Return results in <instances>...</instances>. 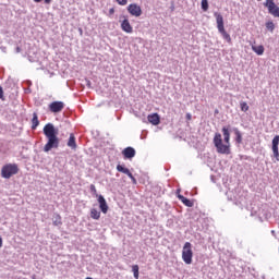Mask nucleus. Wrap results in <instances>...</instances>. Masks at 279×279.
<instances>
[{
	"instance_id": "1",
	"label": "nucleus",
	"mask_w": 279,
	"mask_h": 279,
	"mask_svg": "<svg viewBox=\"0 0 279 279\" xmlns=\"http://www.w3.org/2000/svg\"><path fill=\"white\" fill-rule=\"evenodd\" d=\"M222 135H223V138L221 137V133H215L214 145L218 154H225L226 156H229V154H231V150H230L231 145H230V131L228 130V128L226 126L222 128Z\"/></svg>"
},
{
	"instance_id": "2",
	"label": "nucleus",
	"mask_w": 279,
	"mask_h": 279,
	"mask_svg": "<svg viewBox=\"0 0 279 279\" xmlns=\"http://www.w3.org/2000/svg\"><path fill=\"white\" fill-rule=\"evenodd\" d=\"M44 134L48 142L44 146V151L49 153L51 149H58L60 147V138H58V130L52 123H48L44 126Z\"/></svg>"
},
{
	"instance_id": "3",
	"label": "nucleus",
	"mask_w": 279,
	"mask_h": 279,
	"mask_svg": "<svg viewBox=\"0 0 279 279\" xmlns=\"http://www.w3.org/2000/svg\"><path fill=\"white\" fill-rule=\"evenodd\" d=\"M214 16L216 19L217 29L219 34H221L222 38L227 40V43H229L230 45L232 43V37H230V34L226 32V26L223 25V15H221V13L219 12H215Z\"/></svg>"
},
{
	"instance_id": "4",
	"label": "nucleus",
	"mask_w": 279,
	"mask_h": 279,
	"mask_svg": "<svg viewBox=\"0 0 279 279\" xmlns=\"http://www.w3.org/2000/svg\"><path fill=\"white\" fill-rule=\"evenodd\" d=\"M19 165L17 163H5L1 169V177L4 178V180H10L12 175H16L19 173Z\"/></svg>"
},
{
	"instance_id": "5",
	"label": "nucleus",
	"mask_w": 279,
	"mask_h": 279,
	"mask_svg": "<svg viewBox=\"0 0 279 279\" xmlns=\"http://www.w3.org/2000/svg\"><path fill=\"white\" fill-rule=\"evenodd\" d=\"M182 260L185 265L193 263V245L191 242H185L182 251Z\"/></svg>"
},
{
	"instance_id": "6",
	"label": "nucleus",
	"mask_w": 279,
	"mask_h": 279,
	"mask_svg": "<svg viewBox=\"0 0 279 279\" xmlns=\"http://www.w3.org/2000/svg\"><path fill=\"white\" fill-rule=\"evenodd\" d=\"M264 5L265 8H267L271 16H275V19H279V7L274 0H266Z\"/></svg>"
},
{
	"instance_id": "7",
	"label": "nucleus",
	"mask_w": 279,
	"mask_h": 279,
	"mask_svg": "<svg viewBox=\"0 0 279 279\" xmlns=\"http://www.w3.org/2000/svg\"><path fill=\"white\" fill-rule=\"evenodd\" d=\"M128 12L129 14H131V16H135L136 19H138V16L143 14V9H141V5L136 3H131L128 7Z\"/></svg>"
},
{
	"instance_id": "8",
	"label": "nucleus",
	"mask_w": 279,
	"mask_h": 279,
	"mask_svg": "<svg viewBox=\"0 0 279 279\" xmlns=\"http://www.w3.org/2000/svg\"><path fill=\"white\" fill-rule=\"evenodd\" d=\"M49 110L53 113V114H58L59 112H62V110H64V102L62 101H52L49 106H48Z\"/></svg>"
},
{
	"instance_id": "9",
	"label": "nucleus",
	"mask_w": 279,
	"mask_h": 279,
	"mask_svg": "<svg viewBox=\"0 0 279 279\" xmlns=\"http://www.w3.org/2000/svg\"><path fill=\"white\" fill-rule=\"evenodd\" d=\"M117 171H119L120 173H124L125 175H128V178H130V180H132V183L133 184H136V178H134V174H132V172L130 171V169L121 166V165H118L117 166Z\"/></svg>"
},
{
	"instance_id": "10",
	"label": "nucleus",
	"mask_w": 279,
	"mask_h": 279,
	"mask_svg": "<svg viewBox=\"0 0 279 279\" xmlns=\"http://www.w3.org/2000/svg\"><path fill=\"white\" fill-rule=\"evenodd\" d=\"M121 29L122 32H125V34H132V32H134V27H132V24H130V20H128V17L121 22Z\"/></svg>"
},
{
	"instance_id": "11",
	"label": "nucleus",
	"mask_w": 279,
	"mask_h": 279,
	"mask_svg": "<svg viewBox=\"0 0 279 279\" xmlns=\"http://www.w3.org/2000/svg\"><path fill=\"white\" fill-rule=\"evenodd\" d=\"M97 197H98L99 208L101 213L106 215L108 213V203L106 202V198L104 197V195H97Z\"/></svg>"
},
{
	"instance_id": "12",
	"label": "nucleus",
	"mask_w": 279,
	"mask_h": 279,
	"mask_svg": "<svg viewBox=\"0 0 279 279\" xmlns=\"http://www.w3.org/2000/svg\"><path fill=\"white\" fill-rule=\"evenodd\" d=\"M122 155L124 156L125 159L132 160V158L136 156V150L132 147H126L122 150Z\"/></svg>"
},
{
	"instance_id": "13",
	"label": "nucleus",
	"mask_w": 279,
	"mask_h": 279,
	"mask_svg": "<svg viewBox=\"0 0 279 279\" xmlns=\"http://www.w3.org/2000/svg\"><path fill=\"white\" fill-rule=\"evenodd\" d=\"M151 125H160V116L158 113H151L147 117Z\"/></svg>"
},
{
	"instance_id": "14",
	"label": "nucleus",
	"mask_w": 279,
	"mask_h": 279,
	"mask_svg": "<svg viewBox=\"0 0 279 279\" xmlns=\"http://www.w3.org/2000/svg\"><path fill=\"white\" fill-rule=\"evenodd\" d=\"M278 145H279V135H276L272 138V153L275 158H279Z\"/></svg>"
},
{
	"instance_id": "15",
	"label": "nucleus",
	"mask_w": 279,
	"mask_h": 279,
	"mask_svg": "<svg viewBox=\"0 0 279 279\" xmlns=\"http://www.w3.org/2000/svg\"><path fill=\"white\" fill-rule=\"evenodd\" d=\"M178 198L180 202H182V204H184V206H187V208H193L194 203L192 199L184 197L182 194H178Z\"/></svg>"
},
{
	"instance_id": "16",
	"label": "nucleus",
	"mask_w": 279,
	"mask_h": 279,
	"mask_svg": "<svg viewBox=\"0 0 279 279\" xmlns=\"http://www.w3.org/2000/svg\"><path fill=\"white\" fill-rule=\"evenodd\" d=\"M68 147H71L74 151L77 149V142H75V135L73 133L70 134Z\"/></svg>"
},
{
	"instance_id": "17",
	"label": "nucleus",
	"mask_w": 279,
	"mask_h": 279,
	"mask_svg": "<svg viewBox=\"0 0 279 279\" xmlns=\"http://www.w3.org/2000/svg\"><path fill=\"white\" fill-rule=\"evenodd\" d=\"M252 50L257 54V56H263L265 53V47L263 45L259 46H252Z\"/></svg>"
},
{
	"instance_id": "18",
	"label": "nucleus",
	"mask_w": 279,
	"mask_h": 279,
	"mask_svg": "<svg viewBox=\"0 0 279 279\" xmlns=\"http://www.w3.org/2000/svg\"><path fill=\"white\" fill-rule=\"evenodd\" d=\"M40 125V121L38 120V113H33V119H32V130H36Z\"/></svg>"
},
{
	"instance_id": "19",
	"label": "nucleus",
	"mask_w": 279,
	"mask_h": 279,
	"mask_svg": "<svg viewBox=\"0 0 279 279\" xmlns=\"http://www.w3.org/2000/svg\"><path fill=\"white\" fill-rule=\"evenodd\" d=\"M90 217H92V219H95L96 221H98V219L101 218V211L93 208V209H90Z\"/></svg>"
},
{
	"instance_id": "20",
	"label": "nucleus",
	"mask_w": 279,
	"mask_h": 279,
	"mask_svg": "<svg viewBox=\"0 0 279 279\" xmlns=\"http://www.w3.org/2000/svg\"><path fill=\"white\" fill-rule=\"evenodd\" d=\"M52 221L53 226H62V216H60V214H54Z\"/></svg>"
},
{
	"instance_id": "21",
	"label": "nucleus",
	"mask_w": 279,
	"mask_h": 279,
	"mask_svg": "<svg viewBox=\"0 0 279 279\" xmlns=\"http://www.w3.org/2000/svg\"><path fill=\"white\" fill-rule=\"evenodd\" d=\"M234 134H235V141L239 145H241V143H243V135L241 134V131H239L238 129L234 130Z\"/></svg>"
},
{
	"instance_id": "22",
	"label": "nucleus",
	"mask_w": 279,
	"mask_h": 279,
	"mask_svg": "<svg viewBox=\"0 0 279 279\" xmlns=\"http://www.w3.org/2000/svg\"><path fill=\"white\" fill-rule=\"evenodd\" d=\"M266 29L274 33V29H276V24H274L271 21L266 22Z\"/></svg>"
},
{
	"instance_id": "23",
	"label": "nucleus",
	"mask_w": 279,
	"mask_h": 279,
	"mask_svg": "<svg viewBox=\"0 0 279 279\" xmlns=\"http://www.w3.org/2000/svg\"><path fill=\"white\" fill-rule=\"evenodd\" d=\"M240 108H241L242 112H247V110H250V106H247V102H245V101L240 104Z\"/></svg>"
},
{
	"instance_id": "24",
	"label": "nucleus",
	"mask_w": 279,
	"mask_h": 279,
	"mask_svg": "<svg viewBox=\"0 0 279 279\" xmlns=\"http://www.w3.org/2000/svg\"><path fill=\"white\" fill-rule=\"evenodd\" d=\"M133 276L135 279H138V265L132 266Z\"/></svg>"
},
{
	"instance_id": "25",
	"label": "nucleus",
	"mask_w": 279,
	"mask_h": 279,
	"mask_svg": "<svg viewBox=\"0 0 279 279\" xmlns=\"http://www.w3.org/2000/svg\"><path fill=\"white\" fill-rule=\"evenodd\" d=\"M202 10L208 12V0H202Z\"/></svg>"
},
{
	"instance_id": "26",
	"label": "nucleus",
	"mask_w": 279,
	"mask_h": 279,
	"mask_svg": "<svg viewBox=\"0 0 279 279\" xmlns=\"http://www.w3.org/2000/svg\"><path fill=\"white\" fill-rule=\"evenodd\" d=\"M35 3H40L43 0H33ZM53 0H44V3H46V5H50V3L52 2Z\"/></svg>"
},
{
	"instance_id": "27",
	"label": "nucleus",
	"mask_w": 279,
	"mask_h": 279,
	"mask_svg": "<svg viewBox=\"0 0 279 279\" xmlns=\"http://www.w3.org/2000/svg\"><path fill=\"white\" fill-rule=\"evenodd\" d=\"M119 5H128V0H116Z\"/></svg>"
},
{
	"instance_id": "28",
	"label": "nucleus",
	"mask_w": 279,
	"mask_h": 279,
	"mask_svg": "<svg viewBox=\"0 0 279 279\" xmlns=\"http://www.w3.org/2000/svg\"><path fill=\"white\" fill-rule=\"evenodd\" d=\"M90 191H92V193H97V187H95V185L92 184V185H90Z\"/></svg>"
},
{
	"instance_id": "29",
	"label": "nucleus",
	"mask_w": 279,
	"mask_h": 279,
	"mask_svg": "<svg viewBox=\"0 0 279 279\" xmlns=\"http://www.w3.org/2000/svg\"><path fill=\"white\" fill-rule=\"evenodd\" d=\"M185 119H186L187 121H191V119H193V116H191V113H186Z\"/></svg>"
},
{
	"instance_id": "30",
	"label": "nucleus",
	"mask_w": 279,
	"mask_h": 279,
	"mask_svg": "<svg viewBox=\"0 0 279 279\" xmlns=\"http://www.w3.org/2000/svg\"><path fill=\"white\" fill-rule=\"evenodd\" d=\"M0 99H3V87L0 86Z\"/></svg>"
},
{
	"instance_id": "31",
	"label": "nucleus",
	"mask_w": 279,
	"mask_h": 279,
	"mask_svg": "<svg viewBox=\"0 0 279 279\" xmlns=\"http://www.w3.org/2000/svg\"><path fill=\"white\" fill-rule=\"evenodd\" d=\"M109 14H110V15L114 14V8H111V9L109 10Z\"/></svg>"
},
{
	"instance_id": "32",
	"label": "nucleus",
	"mask_w": 279,
	"mask_h": 279,
	"mask_svg": "<svg viewBox=\"0 0 279 279\" xmlns=\"http://www.w3.org/2000/svg\"><path fill=\"white\" fill-rule=\"evenodd\" d=\"M85 279H93L92 277H87V278H85Z\"/></svg>"
},
{
	"instance_id": "33",
	"label": "nucleus",
	"mask_w": 279,
	"mask_h": 279,
	"mask_svg": "<svg viewBox=\"0 0 279 279\" xmlns=\"http://www.w3.org/2000/svg\"><path fill=\"white\" fill-rule=\"evenodd\" d=\"M257 1H262V0H257Z\"/></svg>"
}]
</instances>
